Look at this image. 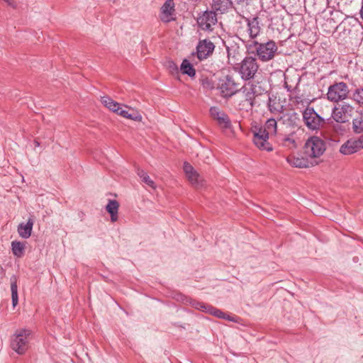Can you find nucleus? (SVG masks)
Returning a JSON list of instances; mask_svg holds the SVG:
<instances>
[{"label":"nucleus","mask_w":363,"mask_h":363,"mask_svg":"<svg viewBox=\"0 0 363 363\" xmlns=\"http://www.w3.org/2000/svg\"><path fill=\"white\" fill-rule=\"evenodd\" d=\"M247 49L250 53L255 54L263 62L273 60L278 54V46L273 40H268L266 43L250 40Z\"/></svg>","instance_id":"obj_1"},{"label":"nucleus","mask_w":363,"mask_h":363,"mask_svg":"<svg viewBox=\"0 0 363 363\" xmlns=\"http://www.w3.org/2000/svg\"><path fill=\"white\" fill-rule=\"evenodd\" d=\"M277 122L274 118L268 119L263 128H259L257 130L253 132V142L259 149L271 151L272 147L268 139L270 135H274L277 133Z\"/></svg>","instance_id":"obj_2"},{"label":"nucleus","mask_w":363,"mask_h":363,"mask_svg":"<svg viewBox=\"0 0 363 363\" xmlns=\"http://www.w3.org/2000/svg\"><path fill=\"white\" fill-rule=\"evenodd\" d=\"M32 331L27 328L17 329L10 339V347L18 354L26 353L29 347Z\"/></svg>","instance_id":"obj_3"},{"label":"nucleus","mask_w":363,"mask_h":363,"mask_svg":"<svg viewBox=\"0 0 363 363\" xmlns=\"http://www.w3.org/2000/svg\"><path fill=\"white\" fill-rule=\"evenodd\" d=\"M325 143L320 138L312 136L309 138L303 146V155L306 157L317 158L325 151Z\"/></svg>","instance_id":"obj_4"},{"label":"nucleus","mask_w":363,"mask_h":363,"mask_svg":"<svg viewBox=\"0 0 363 363\" xmlns=\"http://www.w3.org/2000/svg\"><path fill=\"white\" fill-rule=\"evenodd\" d=\"M177 300L181 301L182 302L189 301L190 304L194 307V308L199 310L202 312H204L206 314L213 315L216 318H231L230 315L225 314L223 312H222L220 310L209 305L207 303H204L202 302H199L195 300H191L186 296H184L182 294H179Z\"/></svg>","instance_id":"obj_5"},{"label":"nucleus","mask_w":363,"mask_h":363,"mask_svg":"<svg viewBox=\"0 0 363 363\" xmlns=\"http://www.w3.org/2000/svg\"><path fill=\"white\" fill-rule=\"evenodd\" d=\"M302 115L304 124L309 130H319L325 124L324 118L319 116L312 107H307Z\"/></svg>","instance_id":"obj_6"},{"label":"nucleus","mask_w":363,"mask_h":363,"mask_svg":"<svg viewBox=\"0 0 363 363\" xmlns=\"http://www.w3.org/2000/svg\"><path fill=\"white\" fill-rule=\"evenodd\" d=\"M218 87L220 91L221 96L224 98L231 97L240 90L239 84L231 75H226L220 79Z\"/></svg>","instance_id":"obj_7"},{"label":"nucleus","mask_w":363,"mask_h":363,"mask_svg":"<svg viewBox=\"0 0 363 363\" xmlns=\"http://www.w3.org/2000/svg\"><path fill=\"white\" fill-rule=\"evenodd\" d=\"M348 94L349 89L346 83L336 82L328 87L327 98L330 101L338 102L345 99Z\"/></svg>","instance_id":"obj_8"},{"label":"nucleus","mask_w":363,"mask_h":363,"mask_svg":"<svg viewBox=\"0 0 363 363\" xmlns=\"http://www.w3.org/2000/svg\"><path fill=\"white\" fill-rule=\"evenodd\" d=\"M259 65L257 59L253 57H246L241 62L240 73L245 80L252 79L257 73Z\"/></svg>","instance_id":"obj_9"},{"label":"nucleus","mask_w":363,"mask_h":363,"mask_svg":"<svg viewBox=\"0 0 363 363\" xmlns=\"http://www.w3.org/2000/svg\"><path fill=\"white\" fill-rule=\"evenodd\" d=\"M354 109L352 105L343 102L339 107L333 108L331 116L336 122L345 123L352 116Z\"/></svg>","instance_id":"obj_10"},{"label":"nucleus","mask_w":363,"mask_h":363,"mask_svg":"<svg viewBox=\"0 0 363 363\" xmlns=\"http://www.w3.org/2000/svg\"><path fill=\"white\" fill-rule=\"evenodd\" d=\"M217 22L216 13L213 11H206L197 18L199 27L206 31H212Z\"/></svg>","instance_id":"obj_11"},{"label":"nucleus","mask_w":363,"mask_h":363,"mask_svg":"<svg viewBox=\"0 0 363 363\" xmlns=\"http://www.w3.org/2000/svg\"><path fill=\"white\" fill-rule=\"evenodd\" d=\"M215 45L209 39L199 40L196 45V56L199 60H203L211 56Z\"/></svg>","instance_id":"obj_12"},{"label":"nucleus","mask_w":363,"mask_h":363,"mask_svg":"<svg viewBox=\"0 0 363 363\" xmlns=\"http://www.w3.org/2000/svg\"><path fill=\"white\" fill-rule=\"evenodd\" d=\"M184 171L185 174L191 184L195 188H200L205 185V180L203 177L200 175L194 168L188 162L184 163Z\"/></svg>","instance_id":"obj_13"},{"label":"nucleus","mask_w":363,"mask_h":363,"mask_svg":"<svg viewBox=\"0 0 363 363\" xmlns=\"http://www.w3.org/2000/svg\"><path fill=\"white\" fill-rule=\"evenodd\" d=\"M361 149H363V136L357 140H348L340 147V152L343 155H351Z\"/></svg>","instance_id":"obj_14"},{"label":"nucleus","mask_w":363,"mask_h":363,"mask_svg":"<svg viewBox=\"0 0 363 363\" xmlns=\"http://www.w3.org/2000/svg\"><path fill=\"white\" fill-rule=\"evenodd\" d=\"M210 114L211 117L216 120L218 125L225 129L231 127V121L228 116L223 111H220L218 107L213 106L210 108Z\"/></svg>","instance_id":"obj_15"},{"label":"nucleus","mask_w":363,"mask_h":363,"mask_svg":"<svg viewBox=\"0 0 363 363\" xmlns=\"http://www.w3.org/2000/svg\"><path fill=\"white\" fill-rule=\"evenodd\" d=\"M242 91L245 99V101L248 103L251 108H252L255 97L259 94L257 90V86L253 84L248 83L242 88H240L239 91Z\"/></svg>","instance_id":"obj_16"},{"label":"nucleus","mask_w":363,"mask_h":363,"mask_svg":"<svg viewBox=\"0 0 363 363\" xmlns=\"http://www.w3.org/2000/svg\"><path fill=\"white\" fill-rule=\"evenodd\" d=\"M175 5L174 0H166L164 4L161 7V16L160 19L164 23H169L171 21L174 20L172 17L175 13Z\"/></svg>","instance_id":"obj_17"},{"label":"nucleus","mask_w":363,"mask_h":363,"mask_svg":"<svg viewBox=\"0 0 363 363\" xmlns=\"http://www.w3.org/2000/svg\"><path fill=\"white\" fill-rule=\"evenodd\" d=\"M34 225V220L29 218L27 223H21L18 226V233L22 238H28L32 233L33 226Z\"/></svg>","instance_id":"obj_18"},{"label":"nucleus","mask_w":363,"mask_h":363,"mask_svg":"<svg viewBox=\"0 0 363 363\" xmlns=\"http://www.w3.org/2000/svg\"><path fill=\"white\" fill-rule=\"evenodd\" d=\"M232 6L230 0H213L212 11L224 13Z\"/></svg>","instance_id":"obj_19"},{"label":"nucleus","mask_w":363,"mask_h":363,"mask_svg":"<svg viewBox=\"0 0 363 363\" xmlns=\"http://www.w3.org/2000/svg\"><path fill=\"white\" fill-rule=\"evenodd\" d=\"M260 27L257 18H253L252 20L247 21V33L249 37L253 40L259 35L260 33Z\"/></svg>","instance_id":"obj_20"},{"label":"nucleus","mask_w":363,"mask_h":363,"mask_svg":"<svg viewBox=\"0 0 363 363\" xmlns=\"http://www.w3.org/2000/svg\"><path fill=\"white\" fill-rule=\"evenodd\" d=\"M308 157H291L287 158L288 162L293 167L298 168H306L313 164L312 162H308Z\"/></svg>","instance_id":"obj_21"},{"label":"nucleus","mask_w":363,"mask_h":363,"mask_svg":"<svg viewBox=\"0 0 363 363\" xmlns=\"http://www.w3.org/2000/svg\"><path fill=\"white\" fill-rule=\"evenodd\" d=\"M119 203L116 200H109L106 205V209L111 215V220L112 222H116L118 220V211Z\"/></svg>","instance_id":"obj_22"},{"label":"nucleus","mask_w":363,"mask_h":363,"mask_svg":"<svg viewBox=\"0 0 363 363\" xmlns=\"http://www.w3.org/2000/svg\"><path fill=\"white\" fill-rule=\"evenodd\" d=\"M352 129L355 133H363V111H357V115L352 120Z\"/></svg>","instance_id":"obj_23"},{"label":"nucleus","mask_w":363,"mask_h":363,"mask_svg":"<svg viewBox=\"0 0 363 363\" xmlns=\"http://www.w3.org/2000/svg\"><path fill=\"white\" fill-rule=\"evenodd\" d=\"M101 103L109 110L114 113H117L121 109V105L118 102L113 101L109 96H102L101 99Z\"/></svg>","instance_id":"obj_24"},{"label":"nucleus","mask_w":363,"mask_h":363,"mask_svg":"<svg viewBox=\"0 0 363 363\" xmlns=\"http://www.w3.org/2000/svg\"><path fill=\"white\" fill-rule=\"evenodd\" d=\"M11 250L16 257H22L25 252V244L19 241H13L11 242Z\"/></svg>","instance_id":"obj_25"},{"label":"nucleus","mask_w":363,"mask_h":363,"mask_svg":"<svg viewBox=\"0 0 363 363\" xmlns=\"http://www.w3.org/2000/svg\"><path fill=\"white\" fill-rule=\"evenodd\" d=\"M181 71L183 74H187L188 76L193 77L196 74L195 69L193 65L187 60H184L181 65Z\"/></svg>","instance_id":"obj_26"},{"label":"nucleus","mask_w":363,"mask_h":363,"mask_svg":"<svg viewBox=\"0 0 363 363\" xmlns=\"http://www.w3.org/2000/svg\"><path fill=\"white\" fill-rule=\"evenodd\" d=\"M116 113L123 116V118L132 119L133 121H140L141 119L140 116H134L133 114L129 113L128 111L123 108L122 105H121V109L118 110V111H117Z\"/></svg>","instance_id":"obj_27"},{"label":"nucleus","mask_w":363,"mask_h":363,"mask_svg":"<svg viewBox=\"0 0 363 363\" xmlns=\"http://www.w3.org/2000/svg\"><path fill=\"white\" fill-rule=\"evenodd\" d=\"M352 98L357 104L363 105V88L357 89L353 92Z\"/></svg>","instance_id":"obj_28"},{"label":"nucleus","mask_w":363,"mask_h":363,"mask_svg":"<svg viewBox=\"0 0 363 363\" xmlns=\"http://www.w3.org/2000/svg\"><path fill=\"white\" fill-rule=\"evenodd\" d=\"M201 84L203 89L212 90L215 88L214 82L208 77L202 78L201 79Z\"/></svg>","instance_id":"obj_29"},{"label":"nucleus","mask_w":363,"mask_h":363,"mask_svg":"<svg viewBox=\"0 0 363 363\" xmlns=\"http://www.w3.org/2000/svg\"><path fill=\"white\" fill-rule=\"evenodd\" d=\"M283 145L288 147L289 148L296 147V143L294 138L291 137H285L282 140Z\"/></svg>","instance_id":"obj_30"},{"label":"nucleus","mask_w":363,"mask_h":363,"mask_svg":"<svg viewBox=\"0 0 363 363\" xmlns=\"http://www.w3.org/2000/svg\"><path fill=\"white\" fill-rule=\"evenodd\" d=\"M11 298H18V286H17L16 279H14L13 281H11Z\"/></svg>","instance_id":"obj_31"},{"label":"nucleus","mask_w":363,"mask_h":363,"mask_svg":"<svg viewBox=\"0 0 363 363\" xmlns=\"http://www.w3.org/2000/svg\"><path fill=\"white\" fill-rule=\"evenodd\" d=\"M141 181L153 189L156 188L154 181L150 178L148 174H147L145 177H143V178L141 179Z\"/></svg>","instance_id":"obj_32"},{"label":"nucleus","mask_w":363,"mask_h":363,"mask_svg":"<svg viewBox=\"0 0 363 363\" xmlns=\"http://www.w3.org/2000/svg\"><path fill=\"white\" fill-rule=\"evenodd\" d=\"M168 68L169 69L172 73L178 72V67L177 65L172 61L168 62Z\"/></svg>","instance_id":"obj_33"},{"label":"nucleus","mask_w":363,"mask_h":363,"mask_svg":"<svg viewBox=\"0 0 363 363\" xmlns=\"http://www.w3.org/2000/svg\"><path fill=\"white\" fill-rule=\"evenodd\" d=\"M137 174L138 176L141 179L143 178V177H145L147 174L143 170V169H137Z\"/></svg>","instance_id":"obj_34"},{"label":"nucleus","mask_w":363,"mask_h":363,"mask_svg":"<svg viewBox=\"0 0 363 363\" xmlns=\"http://www.w3.org/2000/svg\"><path fill=\"white\" fill-rule=\"evenodd\" d=\"M5 2L8 4L11 7H16V2L14 0H4Z\"/></svg>","instance_id":"obj_35"},{"label":"nucleus","mask_w":363,"mask_h":363,"mask_svg":"<svg viewBox=\"0 0 363 363\" xmlns=\"http://www.w3.org/2000/svg\"><path fill=\"white\" fill-rule=\"evenodd\" d=\"M271 101H272V100H271V98L269 97V104H268V105H269V110H270L271 111H273V106H272V105L271 104Z\"/></svg>","instance_id":"obj_36"},{"label":"nucleus","mask_w":363,"mask_h":363,"mask_svg":"<svg viewBox=\"0 0 363 363\" xmlns=\"http://www.w3.org/2000/svg\"><path fill=\"white\" fill-rule=\"evenodd\" d=\"M12 303H13V306H15L18 303V298H12Z\"/></svg>","instance_id":"obj_37"},{"label":"nucleus","mask_w":363,"mask_h":363,"mask_svg":"<svg viewBox=\"0 0 363 363\" xmlns=\"http://www.w3.org/2000/svg\"><path fill=\"white\" fill-rule=\"evenodd\" d=\"M34 144H35V147H39L40 146V143L37 140H35Z\"/></svg>","instance_id":"obj_38"},{"label":"nucleus","mask_w":363,"mask_h":363,"mask_svg":"<svg viewBox=\"0 0 363 363\" xmlns=\"http://www.w3.org/2000/svg\"><path fill=\"white\" fill-rule=\"evenodd\" d=\"M228 320H230V321H233V322L238 323V319L232 318V319H228Z\"/></svg>","instance_id":"obj_39"},{"label":"nucleus","mask_w":363,"mask_h":363,"mask_svg":"<svg viewBox=\"0 0 363 363\" xmlns=\"http://www.w3.org/2000/svg\"><path fill=\"white\" fill-rule=\"evenodd\" d=\"M361 17H362V19H363V4H362V9H361Z\"/></svg>","instance_id":"obj_40"}]
</instances>
